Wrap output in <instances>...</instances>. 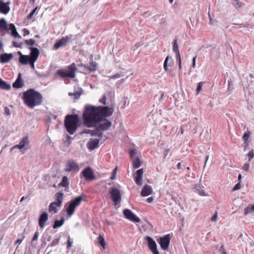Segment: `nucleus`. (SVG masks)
Wrapping results in <instances>:
<instances>
[{
	"mask_svg": "<svg viewBox=\"0 0 254 254\" xmlns=\"http://www.w3.org/2000/svg\"><path fill=\"white\" fill-rule=\"evenodd\" d=\"M113 113V109L108 106L97 107L87 105L85 107L83 118L85 125L88 127L95 126L98 122L109 117Z\"/></svg>",
	"mask_w": 254,
	"mask_h": 254,
	"instance_id": "obj_1",
	"label": "nucleus"
},
{
	"mask_svg": "<svg viewBox=\"0 0 254 254\" xmlns=\"http://www.w3.org/2000/svg\"><path fill=\"white\" fill-rule=\"evenodd\" d=\"M22 98L25 104L30 108L40 105L43 99L41 94L33 89H29L24 92Z\"/></svg>",
	"mask_w": 254,
	"mask_h": 254,
	"instance_id": "obj_2",
	"label": "nucleus"
},
{
	"mask_svg": "<svg viewBox=\"0 0 254 254\" xmlns=\"http://www.w3.org/2000/svg\"><path fill=\"white\" fill-rule=\"evenodd\" d=\"M79 120L76 115H66L64 120V126L70 134H73L77 130Z\"/></svg>",
	"mask_w": 254,
	"mask_h": 254,
	"instance_id": "obj_3",
	"label": "nucleus"
},
{
	"mask_svg": "<svg viewBox=\"0 0 254 254\" xmlns=\"http://www.w3.org/2000/svg\"><path fill=\"white\" fill-rule=\"evenodd\" d=\"M76 64L72 63L67 67V69H59L57 71L58 74L62 78L69 77L73 78L75 76L76 70Z\"/></svg>",
	"mask_w": 254,
	"mask_h": 254,
	"instance_id": "obj_4",
	"label": "nucleus"
},
{
	"mask_svg": "<svg viewBox=\"0 0 254 254\" xmlns=\"http://www.w3.org/2000/svg\"><path fill=\"white\" fill-rule=\"evenodd\" d=\"M83 199V196L80 195L76 197L70 202L66 208V212L68 216H70L73 214L75 208L80 204Z\"/></svg>",
	"mask_w": 254,
	"mask_h": 254,
	"instance_id": "obj_5",
	"label": "nucleus"
},
{
	"mask_svg": "<svg viewBox=\"0 0 254 254\" xmlns=\"http://www.w3.org/2000/svg\"><path fill=\"white\" fill-rule=\"evenodd\" d=\"M111 197L115 205L120 203L121 201V194L120 190L116 188H111L109 190Z\"/></svg>",
	"mask_w": 254,
	"mask_h": 254,
	"instance_id": "obj_6",
	"label": "nucleus"
},
{
	"mask_svg": "<svg viewBox=\"0 0 254 254\" xmlns=\"http://www.w3.org/2000/svg\"><path fill=\"white\" fill-rule=\"evenodd\" d=\"M79 169V165L74 160L69 159L66 162L64 170L67 172H77Z\"/></svg>",
	"mask_w": 254,
	"mask_h": 254,
	"instance_id": "obj_7",
	"label": "nucleus"
},
{
	"mask_svg": "<svg viewBox=\"0 0 254 254\" xmlns=\"http://www.w3.org/2000/svg\"><path fill=\"white\" fill-rule=\"evenodd\" d=\"M171 239L170 234H167L163 237H160L157 241L160 244L161 248L163 250H167L169 248V246L170 243V240Z\"/></svg>",
	"mask_w": 254,
	"mask_h": 254,
	"instance_id": "obj_8",
	"label": "nucleus"
},
{
	"mask_svg": "<svg viewBox=\"0 0 254 254\" xmlns=\"http://www.w3.org/2000/svg\"><path fill=\"white\" fill-rule=\"evenodd\" d=\"M73 37L72 35H68L65 37H63L62 39L57 41L54 46V49L58 50L60 47L64 46L66 45L67 43L71 40Z\"/></svg>",
	"mask_w": 254,
	"mask_h": 254,
	"instance_id": "obj_9",
	"label": "nucleus"
},
{
	"mask_svg": "<svg viewBox=\"0 0 254 254\" xmlns=\"http://www.w3.org/2000/svg\"><path fill=\"white\" fill-rule=\"evenodd\" d=\"M97 123H98V125L96 126L101 131L109 130L112 125V122L107 119H103L100 121V122H98Z\"/></svg>",
	"mask_w": 254,
	"mask_h": 254,
	"instance_id": "obj_10",
	"label": "nucleus"
},
{
	"mask_svg": "<svg viewBox=\"0 0 254 254\" xmlns=\"http://www.w3.org/2000/svg\"><path fill=\"white\" fill-rule=\"evenodd\" d=\"M123 214L126 218L132 222L138 223L140 221V219L129 209H125L123 211Z\"/></svg>",
	"mask_w": 254,
	"mask_h": 254,
	"instance_id": "obj_11",
	"label": "nucleus"
},
{
	"mask_svg": "<svg viewBox=\"0 0 254 254\" xmlns=\"http://www.w3.org/2000/svg\"><path fill=\"white\" fill-rule=\"evenodd\" d=\"M145 239L147 240L148 247L153 254H159L155 241L150 236H146Z\"/></svg>",
	"mask_w": 254,
	"mask_h": 254,
	"instance_id": "obj_12",
	"label": "nucleus"
},
{
	"mask_svg": "<svg viewBox=\"0 0 254 254\" xmlns=\"http://www.w3.org/2000/svg\"><path fill=\"white\" fill-rule=\"evenodd\" d=\"M81 174L86 180L90 181L95 179L94 173L90 167L84 169Z\"/></svg>",
	"mask_w": 254,
	"mask_h": 254,
	"instance_id": "obj_13",
	"label": "nucleus"
},
{
	"mask_svg": "<svg viewBox=\"0 0 254 254\" xmlns=\"http://www.w3.org/2000/svg\"><path fill=\"white\" fill-rule=\"evenodd\" d=\"M10 1L6 2L0 0V12L4 14H7L10 11Z\"/></svg>",
	"mask_w": 254,
	"mask_h": 254,
	"instance_id": "obj_14",
	"label": "nucleus"
},
{
	"mask_svg": "<svg viewBox=\"0 0 254 254\" xmlns=\"http://www.w3.org/2000/svg\"><path fill=\"white\" fill-rule=\"evenodd\" d=\"M48 213L46 211L43 212L42 214L40 215L38 220L39 225L41 228H43L45 227V223L46 221L48 220Z\"/></svg>",
	"mask_w": 254,
	"mask_h": 254,
	"instance_id": "obj_15",
	"label": "nucleus"
},
{
	"mask_svg": "<svg viewBox=\"0 0 254 254\" xmlns=\"http://www.w3.org/2000/svg\"><path fill=\"white\" fill-rule=\"evenodd\" d=\"M99 143V139L97 138L90 139L87 144V148L90 150H93L95 148L98 147Z\"/></svg>",
	"mask_w": 254,
	"mask_h": 254,
	"instance_id": "obj_16",
	"label": "nucleus"
},
{
	"mask_svg": "<svg viewBox=\"0 0 254 254\" xmlns=\"http://www.w3.org/2000/svg\"><path fill=\"white\" fill-rule=\"evenodd\" d=\"M190 126L189 129L191 131L195 133L196 130L198 127V119L196 117L192 118L191 120L188 123Z\"/></svg>",
	"mask_w": 254,
	"mask_h": 254,
	"instance_id": "obj_17",
	"label": "nucleus"
},
{
	"mask_svg": "<svg viewBox=\"0 0 254 254\" xmlns=\"http://www.w3.org/2000/svg\"><path fill=\"white\" fill-rule=\"evenodd\" d=\"M144 171L143 169H140L136 171L135 176V182L137 185L142 184V179Z\"/></svg>",
	"mask_w": 254,
	"mask_h": 254,
	"instance_id": "obj_18",
	"label": "nucleus"
},
{
	"mask_svg": "<svg viewBox=\"0 0 254 254\" xmlns=\"http://www.w3.org/2000/svg\"><path fill=\"white\" fill-rule=\"evenodd\" d=\"M153 192L152 187L148 185H145L142 189L141 195L142 196H147L151 194Z\"/></svg>",
	"mask_w": 254,
	"mask_h": 254,
	"instance_id": "obj_19",
	"label": "nucleus"
},
{
	"mask_svg": "<svg viewBox=\"0 0 254 254\" xmlns=\"http://www.w3.org/2000/svg\"><path fill=\"white\" fill-rule=\"evenodd\" d=\"M24 85V82L21 79V74L19 73L16 80L13 83L12 86L15 88H20L23 87Z\"/></svg>",
	"mask_w": 254,
	"mask_h": 254,
	"instance_id": "obj_20",
	"label": "nucleus"
},
{
	"mask_svg": "<svg viewBox=\"0 0 254 254\" xmlns=\"http://www.w3.org/2000/svg\"><path fill=\"white\" fill-rule=\"evenodd\" d=\"M29 49L30 50V59L37 60L39 55L40 52L39 50L37 48L35 47H29Z\"/></svg>",
	"mask_w": 254,
	"mask_h": 254,
	"instance_id": "obj_21",
	"label": "nucleus"
},
{
	"mask_svg": "<svg viewBox=\"0 0 254 254\" xmlns=\"http://www.w3.org/2000/svg\"><path fill=\"white\" fill-rule=\"evenodd\" d=\"M13 57L12 54L4 53L0 55V60L1 63H8Z\"/></svg>",
	"mask_w": 254,
	"mask_h": 254,
	"instance_id": "obj_22",
	"label": "nucleus"
},
{
	"mask_svg": "<svg viewBox=\"0 0 254 254\" xmlns=\"http://www.w3.org/2000/svg\"><path fill=\"white\" fill-rule=\"evenodd\" d=\"M63 195V193L61 192H57L55 194L56 201L54 202L56 203L58 207L61 206L62 204Z\"/></svg>",
	"mask_w": 254,
	"mask_h": 254,
	"instance_id": "obj_23",
	"label": "nucleus"
},
{
	"mask_svg": "<svg viewBox=\"0 0 254 254\" xmlns=\"http://www.w3.org/2000/svg\"><path fill=\"white\" fill-rule=\"evenodd\" d=\"M173 60L172 57L167 56L164 63V69L166 72L168 71V66H171L173 65Z\"/></svg>",
	"mask_w": 254,
	"mask_h": 254,
	"instance_id": "obj_24",
	"label": "nucleus"
},
{
	"mask_svg": "<svg viewBox=\"0 0 254 254\" xmlns=\"http://www.w3.org/2000/svg\"><path fill=\"white\" fill-rule=\"evenodd\" d=\"M0 30L1 31H9V25L7 24L5 19L3 18L0 19Z\"/></svg>",
	"mask_w": 254,
	"mask_h": 254,
	"instance_id": "obj_25",
	"label": "nucleus"
},
{
	"mask_svg": "<svg viewBox=\"0 0 254 254\" xmlns=\"http://www.w3.org/2000/svg\"><path fill=\"white\" fill-rule=\"evenodd\" d=\"M10 30L11 31V35L14 38H21V36L17 32L15 25L12 23L9 25V30Z\"/></svg>",
	"mask_w": 254,
	"mask_h": 254,
	"instance_id": "obj_26",
	"label": "nucleus"
},
{
	"mask_svg": "<svg viewBox=\"0 0 254 254\" xmlns=\"http://www.w3.org/2000/svg\"><path fill=\"white\" fill-rule=\"evenodd\" d=\"M194 191L200 195L201 196H206V194L205 192V191L203 189V187L201 186L200 185H197L194 188Z\"/></svg>",
	"mask_w": 254,
	"mask_h": 254,
	"instance_id": "obj_27",
	"label": "nucleus"
},
{
	"mask_svg": "<svg viewBox=\"0 0 254 254\" xmlns=\"http://www.w3.org/2000/svg\"><path fill=\"white\" fill-rule=\"evenodd\" d=\"M97 66H98L97 63L94 61H92L90 63V65H84V67L85 68H87L88 70H89L90 71H96L97 69Z\"/></svg>",
	"mask_w": 254,
	"mask_h": 254,
	"instance_id": "obj_28",
	"label": "nucleus"
},
{
	"mask_svg": "<svg viewBox=\"0 0 254 254\" xmlns=\"http://www.w3.org/2000/svg\"><path fill=\"white\" fill-rule=\"evenodd\" d=\"M95 127H96V128L94 130H88L87 133H90L92 136H97L98 137H101L102 135V132L96 126Z\"/></svg>",
	"mask_w": 254,
	"mask_h": 254,
	"instance_id": "obj_29",
	"label": "nucleus"
},
{
	"mask_svg": "<svg viewBox=\"0 0 254 254\" xmlns=\"http://www.w3.org/2000/svg\"><path fill=\"white\" fill-rule=\"evenodd\" d=\"M30 58L27 55H21L19 59V62L23 64H28Z\"/></svg>",
	"mask_w": 254,
	"mask_h": 254,
	"instance_id": "obj_30",
	"label": "nucleus"
},
{
	"mask_svg": "<svg viewBox=\"0 0 254 254\" xmlns=\"http://www.w3.org/2000/svg\"><path fill=\"white\" fill-rule=\"evenodd\" d=\"M0 88L4 90H9L11 88V86L0 77Z\"/></svg>",
	"mask_w": 254,
	"mask_h": 254,
	"instance_id": "obj_31",
	"label": "nucleus"
},
{
	"mask_svg": "<svg viewBox=\"0 0 254 254\" xmlns=\"http://www.w3.org/2000/svg\"><path fill=\"white\" fill-rule=\"evenodd\" d=\"M19 144L21 145H22V148L24 149H27L25 147L29 144V140L28 136H25L22 138V139L20 141Z\"/></svg>",
	"mask_w": 254,
	"mask_h": 254,
	"instance_id": "obj_32",
	"label": "nucleus"
},
{
	"mask_svg": "<svg viewBox=\"0 0 254 254\" xmlns=\"http://www.w3.org/2000/svg\"><path fill=\"white\" fill-rule=\"evenodd\" d=\"M57 206H58L56 203H51L49 206V211L53 213V214L56 213L58 212V209L56 207Z\"/></svg>",
	"mask_w": 254,
	"mask_h": 254,
	"instance_id": "obj_33",
	"label": "nucleus"
},
{
	"mask_svg": "<svg viewBox=\"0 0 254 254\" xmlns=\"http://www.w3.org/2000/svg\"><path fill=\"white\" fill-rule=\"evenodd\" d=\"M64 219L63 218L60 220H55L53 225V228L56 229L61 227L64 223Z\"/></svg>",
	"mask_w": 254,
	"mask_h": 254,
	"instance_id": "obj_34",
	"label": "nucleus"
},
{
	"mask_svg": "<svg viewBox=\"0 0 254 254\" xmlns=\"http://www.w3.org/2000/svg\"><path fill=\"white\" fill-rule=\"evenodd\" d=\"M132 165L133 167L135 168H138L140 166V161L138 157H136L134 158H132Z\"/></svg>",
	"mask_w": 254,
	"mask_h": 254,
	"instance_id": "obj_35",
	"label": "nucleus"
},
{
	"mask_svg": "<svg viewBox=\"0 0 254 254\" xmlns=\"http://www.w3.org/2000/svg\"><path fill=\"white\" fill-rule=\"evenodd\" d=\"M69 185V181L67 177L64 176L62 178V182L60 183L59 185L63 187H66Z\"/></svg>",
	"mask_w": 254,
	"mask_h": 254,
	"instance_id": "obj_36",
	"label": "nucleus"
},
{
	"mask_svg": "<svg viewBox=\"0 0 254 254\" xmlns=\"http://www.w3.org/2000/svg\"><path fill=\"white\" fill-rule=\"evenodd\" d=\"M173 50L174 52L175 53V54L180 53L179 51L178 45V43H177V39H175V40H174L173 41Z\"/></svg>",
	"mask_w": 254,
	"mask_h": 254,
	"instance_id": "obj_37",
	"label": "nucleus"
},
{
	"mask_svg": "<svg viewBox=\"0 0 254 254\" xmlns=\"http://www.w3.org/2000/svg\"><path fill=\"white\" fill-rule=\"evenodd\" d=\"M252 211H254V205L251 207L250 206H247L244 209V215H247L249 213L252 212Z\"/></svg>",
	"mask_w": 254,
	"mask_h": 254,
	"instance_id": "obj_38",
	"label": "nucleus"
},
{
	"mask_svg": "<svg viewBox=\"0 0 254 254\" xmlns=\"http://www.w3.org/2000/svg\"><path fill=\"white\" fill-rule=\"evenodd\" d=\"M98 241L100 245L103 248V249H105L106 244L104 240V238L101 235H100L98 238Z\"/></svg>",
	"mask_w": 254,
	"mask_h": 254,
	"instance_id": "obj_39",
	"label": "nucleus"
},
{
	"mask_svg": "<svg viewBox=\"0 0 254 254\" xmlns=\"http://www.w3.org/2000/svg\"><path fill=\"white\" fill-rule=\"evenodd\" d=\"M232 4L236 8H238L242 6V3L239 0H232Z\"/></svg>",
	"mask_w": 254,
	"mask_h": 254,
	"instance_id": "obj_40",
	"label": "nucleus"
},
{
	"mask_svg": "<svg viewBox=\"0 0 254 254\" xmlns=\"http://www.w3.org/2000/svg\"><path fill=\"white\" fill-rule=\"evenodd\" d=\"M60 237H59L57 239H54L52 242L51 243V244H49L48 245V247H54V246H55L56 245H57L59 243V241H60Z\"/></svg>",
	"mask_w": 254,
	"mask_h": 254,
	"instance_id": "obj_41",
	"label": "nucleus"
},
{
	"mask_svg": "<svg viewBox=\"0 0 254 254\" xmlns=\"http://www.w3.org/2000/svg\"><path fill=\"white\" fill-rule=\"evenodd\" d=\"M123 76V74L122 72L118 73L112 76H109L110 79H117L120 77Z\"/></svg>",
	"mask_w": 254,
	"mask_h": 254,
	"instance_id": "obj_42",
	"label": "nucleus"
},
{
	"mask_svg": "<svg viewBox=\"0 0 254 254\" xmlns=\"http://www.w3.org/2000/svg\"><path fill=\"white\" fill-rule=\"evenodd\" d=\"M25 42L27 45L33 46L35 44V41L34 39H30L26 40Z\"/></svg>",
	"mask_w": 254,
	"mask_h": 254,
	"instance_id": "obj_43",
	"label": "nucleus"
},
{
	"mask_svg": "<svg viewBox=\"0 0 254 254\" xmlns=\"http://www.w3.org/2000/svg\"><path fill=\"white\" fill-rule=\"evenodd\" d=\"M83 93L82 90L81 89V90L79 91H76L73 93V96H74L75 99H78L80 96L81 95V94Z\"/></svg>",
	"mask_w": 254,
	"mask_h": 254,
	"instance_id": "obj_44",
	"label": "nucleus"
},
{
	"mask_svg": "<svg viewBox=\"0 0 254 254\" xmlns=\"http://www.w3.org/2000/svg\"><path fill=\"white\" fill-rule=\"evenodd\" d=\"M248 156L249 157V161H250L254 157V151L253 150L250 151L248 154Z\"/></svg>",
	"mask_w": 254,
	"mask_h": 254,
	"instance_id": "obj_45",
	"label": "nucleus"
},
{
	"mask_svg": "<svg viewBox=\"0 0 254 254\" xmlns=\"http://www.w3.org/2000/svg\"><path fill=\"white\" fill-rule=\"evenodd\" d=\"M72 241L70 239V237L69 236H68V240L67 241V249H70L72 244Z\"/></svg>",
	"mask_w": 254,
	"mask_h": 254,
	"instance_id": "obj_46",
	"label": "nucleus"
},
{
	"mask_svg": "<svg viewBox=\"0 0 254 254\" xmlns=\"http://www.w3.org/2000/svg\"><path fill=\"white\" fill-rule=\"evenodd\" d=\"M249 137H250L249 132H245L243 135V140L244 141V142L247 141L249 138Z\"/></svg>",
	"mask_w": 254,
	"mask_h": 254,
	"instance_id": "obj_47",
	"label": "nucleus"
},
{
	"mask_svg": "<svg viewBox=\"0 0 254 254\" xmlns=\"http://www.w3.org/2000/svg\"><path fill=\"white\" fill-rule=\"evenodd\" d=\"M202 84H203V82H199L198 84V85L197 86V88H196V94H198L199 93V92L201 91V90L202 89Z\"/></svg>",
	"mask_w": 254,
	"mask_h": 254,
	"instance_id": "obj_48",
	"label": "nucleus"
},
{
	"mask_svg": "<svg viewBox=\"0 0 254 254\" xmlns=\"http://www.w3.org/2000/svg\"><path fill=\"white\" fill-rule=\"evenodd\" d=\"M38 9V7H36L32 11L30 12V13L27 16L28 19H31L34 14L36 12L37 9Z\"/></svg>",
	"mask_w": 254,
	"mask_h": 254,
	"instance_id": "obj_49",
	"label": "nucleus"
},
{
	"mask_svg": "<svg viewBox=\"0 0 254 254\" xmlns=\"http://www.w3.org/2000/svg\"><path fill=\"white\" fill-rule=\"evenodd\" d=\"M241 188V185L240 183H238L236 185H235V186L232 189V191H234L237 190H239Z\"/></svg>",
	"mask_w": 254,
	"mask_h": 254,
	"instance_id": "obj_50",
	"label": "nucleus"
},
{
	"mask_svg": "<svg viewBox=\"0 0 254 254\" xmlns=\"http://www.w3.org/2000/svg\"><path fill=\"white\" fill-rule=\"evenodd\" d=\"M36 61V60H35L34 59H30L29 63L31 68L32 69H34L35 68V65H34V63Z\"/></svg>",
	"mask_w": 254,
	"mask_h": 254,
	"instance_id": "obj_51",
	"label": "nucleus"
},
{
	"mask_svg": "<svg viewBox=\"0 0 254 254\" xmlns=\"http://www.w3.org/2000/svg\"><path fill=\"white\" fill-rule=\"evenodd\" d=\"M176 59L177 62L178 63L181 62V55H180V53L176 54Z\"/></svg>",
	"mask_w": 254,
	"mask_h": 254,
	"instance_id": "obj_52",
	"label": "nucleus"
},
{
	"mask_svg": "<svg viewBox=\"0 0 254 254\" xmlns=\"http://www.w3.org/2000/svg\"><path fill=\"white\" fill-rule=\"evenodd\" d=\"M18 148L19 149H23L22 148V145H21L20 144H16L15 145H14L11 148V151H12L13 149H15V148Z\"/></svg>",
	"mask_w": 254,
	"mask_h": 254,
	"instance_id": "obj_53",
	"label": "nucleus"
},
{
	"mask_svg": "<svg viewBox=\"0 0 254 254\" xmlns=\"http://www.w3.org/2000/svg\"><path fill=\"white\" fill-rule=\"evenodd\" d=\"M117 170V167H116V168H115L113 171V173H112V176H111L110 177V179L111 180H114L115 178V175L116 174V171Z\"/></svg>",
	"mask_w": 254,
	"mask_h": 254,
	"instance_id": "obj_54",
	"label": "nucleus"
},
{
	"mask_svg": "<svg viewBox=\"0 0 254 254\" xmlns=\"http://www.w3.org/2000/svg\"><path fill=\"white\" fill-rule=\"evenodd\" d=\"M39 235V233L38 231H36L35 234H34V235L33 237V239H32V241H36L38 239V236Z\"/></svg>",
	"mask_w": 254,
	"mask_h": 254,
	"instance_id": "obj_55",
	"label": "nucleus"
},
{
	"mask_svg": "<svg viewBox=\"0 0 254 254\" xmlns=\"http://www.w3.org/2000/svg\"><path fill=\"white\" fill-rule=\"evenodd\" d=\"M4 113L7 116H9L10 115V110L7 107H5L4 108Z\"/></svg>",
	"mask_w": 254,
	"mask_h": 254,
	"instance_id": "obj_56",
	"label": "nucleus"
},
{
	"mask_svg": "<svg viewBox=\"0 0 254 254\" xmlns=\"http://www.w3.org/2000/svg\"><path fill=\"white\" fill-rule=\"evenodd\" d=\"M106 97L105 95H104L102 99H101L99 101L100 102L102 103L103 104L105 105L106 104Z\"/></svg>",
	"mask_w": 254,
	"mask_h": 254,
	"instance_id": "obj_57",
	"label": "nucleus"
},
{
	"mask_svg": "<svg viewBox=\"0 0 254 254\" xmlns=\"http://www.w3.org/2000/svg\"><path fill=\"white\" fill-rule=\"evenodd\" d=\"M135 151L134 149H132L129 152V155H130V157L131 158H133L134 157V156L135 155Z\"/></svg>",
	"mask_w": 254,
	"mask_h": 254,
	"instance_id": "obj_58",
	"label": "nucleus"
},
{
	"mask_svg": "<svg viewBox=\"0 0 254 254\" xmlns=\"http://www.w3.org/2000/svg\"><path fill=\"white\" fill-rule=\"evenodd\" d=\"M250 165L249 164L245 163L243 167V169L246 171H248L249 170Z\"/></svg>",
	"mask_w": 254,
	"mask_h": 254,
	"instance_id": "obj_59",
	"label": "nucleus"
},
{
	"mask_svg": "<svg viewBox=\"0 0 254 254\" xmlns=\"http://www.w3.org/2000/svg\"><path fill=\"white\" fill-rule=\"evenodd\" d=\"M217 218V212H215V213L211 217V220L212 221H216Z\"/></svg>",
	"mask_w": 254,
	"mask_h": 254,
	"instance_id": "obj_60",
	"label": "nucleus"
},
{
	"mask_svg": "<svg viewBox=\"0 0 254 254\" xmlns=\"http://www.w3.org/2000/svg\"><path fill=\"white\" fill-rule=\"evenodd\" d=\"M12 43H13V46L15 47H17V48L21 47V44H18L16 42L13 41Z\"/></svg>",
	"mask_w": 254,
	"mask_h": 254,
	"instance_id": "obj_61",
	"label": "nucleus"
},
{
	"mask_svg": "<svg viewBox=\"0 0 254 254\" xmlns=\"http://www.w3.org/2000/svg\"><path fill=\"white\" fill-rule=\"evenodd\" d=\"M23 31H24V36L28 35L30 33L28 29H26V28H24L23 29Z\"/></svg>",
	"mask_w": 254,
	"mask_h": 254,
	"instance_id": "obj_62",
	"label": "nucleus"
},
{
	"mask_svg": "<svg viewBox=\"0 0 254 254\" xmlns=\"http://www.w3.org/2000/svg\"><path fill=\"white\" fill-rule=\"evenodd\" d=\"M196 56H195L192 59V66L193 68L195 67V61H196Z\"/></svg>",
	"mask_w": 254,
	"mask_h": 254,
	"instance_id": "obj_63",
	"label": "nucleus"
},
{
	"mask_svg": "<svg viewBox=\"0 0 254 254\" xmlns=\"http://www.w3.org/2000/svg\"><path fill=\"white\" fill-rule=\"evenodd\" d=\"M71 139V137L69 136L68 135H66V141L68 143V144L70 143Z\"/></svg>",
	"mask_w": 254,
	"mask_h": 254,
	"instance_id": "obj_64",
	"label": "nucleus"
}]
</instances>
